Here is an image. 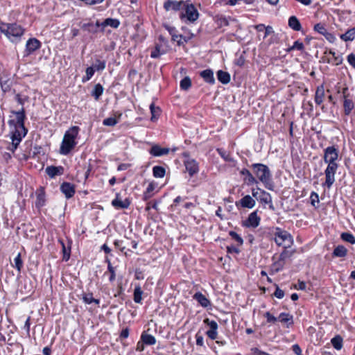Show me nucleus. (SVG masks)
I'll list each match as a JSON object with an SVG mask.
<instances>
[{
    "label": "nucleus",
    "instance_id": "30",
    "mask_svg": "<svg viewBox=\"0 0 355 355\" xmlns=\"http://www.w3.org/2000/svg\"><path fill=\"white\" fill-rule=\"evenodd\" d=\"M230 17L227 18L226 17L222 15H217L215 17V22L217 25V27L219 28L228 26L230 25Z\"/></svg>",
    "mask_w": 355,
    "mask_h": 355
},
{
    "label": "nucleus",
    "instance_id": "9",
    "mask_svg": "<svg viewBox=\"0 0 355 355\" xmlns=\"http://www.w3.org/2000/svg\"><path fill=\"white\" fill-rule=\"evenodd\" d=\"M338 157V150L334 146H328L324 150V161L327 164L336 163Z\"/></svg>",
    "mask_w": 355,
    "mask_h": 355
},
{
    "label": "nucleus",
    "instance_id": "24",
    "mask_svg": "<svg viewBox=\"0 0 355 355\" xmlns=\"http://www.w3.org/2000/svg\"><path fill=\"white\" fill-rule=\"evenodd\" d=\"M240 173L242 175H245L244 181L248 184H257L258 180L257 179L252 175V174L250 172L249 170L246 168H243Z\"/></svg>",
    "mask_w": 355,
    "mask_h": 355
},
{
    "label": "nucleus",
    "instance_id": "33",
    "mask_svg": "<svg viewBox=\"0 0 355 355\" xmlns=\"http://www.w3.org/2000/svg\"><path fill=\"white\" fill-rule=\"evenodd\" d=\"M217 78L223 84H227L230 81V75L229 73L219 70L217 72Z\"/></svg>",
    "mask_w": 355,
    "mask_h": 355
},
{
    "label": "nucleus",
    "instance_id": "22",
    "mask_svg": "<svg viewBox=\"0 0 355 355\" xmlns=\"http://www.w3.org/2000/svg\"><path fill=\"white\" fill-rule=\"evenodd\" d=\"M193 297L204 308H207L211 305L210 301L200 292L195 293Z\"/></svg>",
    "mask_w": 355,
    "mask_h": 355
},
{
    "label": "nucleus",
    "instance_id": "47",
    "mask_svg": "<svg viewBox=\"0 0 355 355\" xmlns=\"http://www.w3.org/2000/svg\"><path fill=\"white\" fill-rule=\"evenodd\" d=\"M143 291L139 286L135 287L134 290V301L136 303H140L141 302Z\"/></svg>",
    "mask_w": 355,
    "mask_h": 355
},
{
    "label": "nucleus",
    "instance_id": "2",
    "mask_svg": "<svg viewBox=\"0 0 355 355\" xmlns=\"http://www.w3.org/2000/svg\"><path fill=\"white\" fill-rule=\"evenodd\" d=\"M78 132L79 128L78 126H73L65 132L60 148V154L68 155L76 146V141L75 140L78 135Z\"/></svg>",
    "mask_w": 355,
    "mask_h": 355
},
{
    "label": "nucleus",
    "instance_id": "23",
    "mask_svg": "<svg viewBox=\"0 0 355 355\" xmlns=\"http://www.w3.org/2000/svg\"><path fill=\"white\" fill-rule=\"evenodd\" d=\"M63 171L64 168L62 166H50L46 168V173L51 178H54L56 175H62L63 173Z\"/></svg>",
    "mask_w": 355,
    "mask_h": 355
},
{
    "label": "nucleus",
    "instance_id": "56",
    "mask_svg": "<svg viewBox=\"0 0 355 355\" xmlns=\"http://www.w3.org/2000/svg\"><path fill=\"white\" fill-rule=\"evenodd\" d=\"M184 40V42H187L189 39H186L185 37H183L182 35H176L175 33L172 35V40L176 41L178 45H181L183 44V42L181 40Z\"/></svg>",
    "mask_w": 355,
    "mask_h": 355
},
{
    "label": "nucleus",
    "instance_id": "31",
    "mask_svg": "<svg viewBox=\"0 0 355 355\" xmlns=\"http://www.w3.org/2000/svg\"><path fill=\"white\" fill-rule=\"evenodd\" d=\"M155 187H156V184L154 182H150L148 185L146 190L145 191V192L144 193V195H143V199L144 200L146 201L153 196L154 190L155 189Z\"/></svg>",
    "mask_w": 355,
    "mask_h": 355
},
{
    "label": "nucleus",
    "instance_id": "15",
    "mask_svg": "<svg viewBox=\"0 0 355 355\" xmlns=\"http://www.w3.org/2000/svg\"><path fill=\"white\" fill-rule=\"evenodd\" d=\"M10 112L15 115L16 116V123L15 126H18L19 128H24V121L26 119V113L24 107H21V109L18 111L11 110Z\"/></svg>",
    "mask_w": 355,
    "mask_h": 355
},
{
    "label": "nucleus",
    "instance_id": "43",
    "mask_svg": "<svg viewBox=\"0 0 355 355\" xmlns=\"http://www.w3.org/2000/svg\"><path fill=\"white\" fill-rule=\"evenodd\" d=\"M97 71H103L106 67V61L105 60H101L98 58H96L95 64L93 65Z\"/></svg>",
    "mask_w": 355,
    "mask_h": 355
},
{
    "label": "nucleus",
    "instance_id": "52",
    "mask_svg": "<svg viewBox=\"0 0 355 355\" xmlns=\"http://www.w3.org/2000/svg\"><path fill=\"white\" fill-rule=\"evenodd\" d=\"M230 236L234 239L236 243L238 246H241L243 243V239L235 232L230 231L229 232Z\"/></svg>",
    "mask_w": 355,
    "mask_h": 355
},
{
    "label": "nucleus",
    "instance_id": "37",
    "mask_svg": "<svg viewBox=\"0 0 355 355\" xmlns=\"http://www.w3.org/2000/svg\"><path fill=\"white\" fill-rule=\"evenodd\" d=\"M119 24H120V23L118 19H112V18H107L105 20H104L103 22H101V25H102L103 28L110 26L112 28H118Z\"/></svg>",
    "mask_w": 355,
    "mask_h": 355
},
{
    "label": "nucleus",
    "instance_id": "8",
    "mask_svg": "<svg viewBox=\"0 0 355 355\" xmlns=\"http://www.w3.org/2000/svg\"><path fill=\"white\" fill-rule=\"evenodd\" d=\"M323 62L338 66L342 64L343 57L341 55H336L332 50L326 51L322 58Z\"/></svg>",
    "mask_w": 355,
    "mask_h": 355
},
{
    "label": "nucleus",
    "instance_id": "4",
    "mask_svg": "<svg viewBox=\"0 0 355 355\" xmlns=\"http://www.w3.org/2000/svg\"><path fill=\"white\" fill-rule=\"evenodd\" d=\"M184 11L180 14V18L182 20L186 19L191 23L195 22L199 17V12L193 3L186 1L183 7Z\"/></svg>",
    "mask_w": 355,
    "mask_h": 355
},
{
    "label": "nucleus",
    "instance_id": "49",
    "mask_svg": "<svg viewBox=\"0 0 355 355\" xmlns=\"http://www.w3.org/2000/svg\"><path fill=\"white\" fill-rule=\"evenodd\" d=\"M341 239L346 241V242H348L349 243H352V244H354L355 243V237L354 236L351 234V233H348V232H344V233H342L341 234Z\"/></svg>",
    "mask_w": 355,
    "mask_h": 355
},
{
    "label": "nucleus",
    "instance_id": "20",
    "mask_svg": "<svg viewBox=\"0 0 355 355\" xmlns=\"http://www.w3.org/2000/svg\"><path fill=\"white\" fill-rule=\"evenodd\" d=\"M119 196V193L116 194V198L112 201V205L118 209H127L130 205V200L128 198L122 200Z\"/></svg>",
    "mask_w": 355,
    "mask_h": 355
},
{
    "label": "nucleus",
    "instance_id": "13",
    "mask_svg": "<svg viewBox=\"0 0 355 355\" xmlns=\"http://www.w3.org/2000/svg\"><path fill=\"white\" fill-rule=\"evenodd\" d=\"M204 323L209 327V329L207 331V336L211 340L216 339L218 335L217 322L214 320H210L209 318H205L204 320Z\"/></svg>",
    "mask_w": 355,
    "mask_h": 355
},
{
    "label": "nucleus",
    "instance_id": "53",
    "mask_svg": "<svg viewBox=\"0 0 355 355\" xmlns=\"http://www.w3.org/2000/svg\"><path fill=\"white\" fill-rule=\"evenodd\" d=\"M12 266L17 269L18 272L21 271L23 267V261L21 260V254L19 253L14 259V265Z\"/></svg>",
    "mask_w": 355,
    "mask_h": 355
},
{
    "label": "nucleus",
    "instance_id": "3",
    "mask_svg": "<svg viewBox=\"0 0 355 355\" xmlns=\"http://www.w3.org/2000/svg\"><path fill=\"white\" fill-rule=\"evenodd\" d=\"M0 31L12 42L20 40L21 37L24 33V29L16 23H0Z\"/></svg>",
    "mask_w": 355,
    "mask_h": 355
},
{
    "label": "nucleus",
    "instance_id": "34",
    "mask_svg": "<svg viewBox=\"0 0 355 355\" xmlns=\"http://www.w3.org/2000/svg\"><path fill=\"white\" fill-rule=\"evenodd\" d=\"M288 26L294 31H299L302 26L300 21L295 16H291L288 19Z\"/></svg>",
    "mask_w": 355,
    "mask_h": 355
},
{
    "label": "nucleus",
    "instance_id": "51",
    "mask_svg": "<svg viewBox=\"0 0 355 355\" xmlns=\"http://www.w3.org/2000/svg\"><path fill=\"white\" fill-rule=\"evenodd\" d=\"M303 49H304V44L302 42H300L299 40H297L294 42L293 46L288 47L286 49V51L291 52L293 50L302 51Z\"/></svg>",
    "mask_w": 355,
    "mask_h": 355
},
{
    "label": "nucleus",
    "instance_id": "58",
    "mask_svg": "<svg viewBox=\"0 0 355 355\" xmlns=\"http://www.w3.org/2000/svg\"><path fill=\"white\" fill-rule=\"evenodd\" d=\"M310 199H311V203L313 207H315V203L319 202L318 194L314 191H313L311 193Z\"/></svg>",
    "mask_w": 355,
    "mask_h": 355
},
{
    "label": "nucleus",
    "instance_id": "32",
    "mask_svg": "<svg viewBox=\"0 0 355 355\" xmlns=\"http://www.w3.org/2000/svg\"><path fill=\"white\" fill-rule=\"evenodd\" d=\"M340 38L345 42L354 40L355 38V28L348 29L345 33L340 35Z\"/></svg>",
    "mask_w": 355,
    "mask_h": 355
},
{
    "label": "nucleus",
    "instance_id": "1",
    "mask_svg": "<svg viewBox=\"0 0 355 355\" xmlns=\"http://www.w3.org/2000/svg\"><path fill=\"white\" fill-rule=\"evenodd\" d=\"M251 168L257 179L263 183L266 189L273 191L275 186L272 173L268 166L263 164L256 163L252 164Z\"/></svg>",
    "mask_w": 355,
    "mask_h": 355
},
{
    "label": "nucleus",
    "instance_id": "46",
    "mask_svg": "<svg viewBox=\"0 0 355 355\" xmlns=\"http://www.w3.org/2000/svg\"><path fill=\"white\" fill-rule=\"evenodd\" d=\"M95 71H96V70L95 69V68L93 66L87 67L85 71L86 74L83 78V82L85 83V82L89 80L92 78V77L94 76Z\"/></svg>",
    "mask_w": 355,
    "mask_h": 355
},
{
    "label": "nucleus",
    "instance_id": "41",
    "mask_svg": "<svg viewBox=\"0 0 355 355\" xmlns=\"http://www.w3.org/2000/svg\"><path fill=\"white\" fill-rule=\"evenodd\" d=\"M165 51L162 49V45L157 44L155 49L151 51L150 57L153 58H157L161 55H163L165 53Z\"/></svg>",
    "mask_w": 355,
    "mask_h": 355
},
{
    "label": "nucleus",
    "instance_id": "63",
    "mask_svg": "<svg viewBox=\"0 0 355 355\" xmlns=\"http://www.w3.org/2000/svg\"><path fill=\"white\" fill-rule=\"evenodd\" d=\"M294 288L298 290H305L306 289V283L302 281H298L297 284L294 285Z\"/></svg>",
    "mask_w": 355,
    "mask_h": 355
},
{
    "label": "nucleus",
    "instance_id": "12",
    "mask_svg": "<svg viewBox=\"0 0 355 355\" xmlns=\"http://www.w3.org/2000/svg\"><path fill=\"white\" fill-rule=\"evenodd\" d=\"M314 31L324 36L326 40L330 43H334L336 40V37L331 33L328 32L324 25L318 23L314 26Z\"/></svg>",
    "mask_w": 355,
    "mask_h": 355
},
{
    "label": "nucleus",
    "instance_id": "10",
    "mask_svg": "<svg viewBox=\"0 0 355 355\" xmlns=\"http://www.w3.org/2000/svg\"><path fill=\"white\" fill-rule=\"evenodd\" d=\"M184 1L166 0L164 3V8L166 11L178 12L183 9Z\"/></svg>",
    "mask_w": 355,
    "mask_h": 355
},
{
    "label": "nucleus",
    "instance_id": "6",
    "mask_svg": "<svg viewBox=\"0 0 355 355\" xmlns=\"http://www.w3.org/2000/svg\"><path fill=\"white\" fill-rule=\"evenodd\" d=\"M26 133L27 130L25 127H24V128L22 129L21 128H19L18 126H15V130L12 132V135L11 137L12 148H10L12 152H14L17 149L22 137H25Z\"/></svg>",
    "mask_w": 355,
    "mask_h": 355
},
{
    "label": "nucleus",
    "instance_id": "5",
    "mask_svg": "<svg viewBox=\"0 0 355 355\" xmlns=\"http://www.w3.org/2000/svg\"><path fill=\"white\" fill-rule=\"evenodd\" d=\"M338 165L337 163L328 164L327 168L324 171L325 182L322 184L323 187L330 189L335 182V174L338 169Z\"/></svg>",
    "mask_w": 355,
    "mask_h": 355
},
{
    "label": "nucleus",
    "instance_id": "64",
    "mask_svg": "<svg viewBox=\"0 0 355 355\" xmlns=\"http://www.w3.org/2000/svg\"><path fill=\"white\" fill-rule=\"evenodd\" d=\"M347 61L355 69V55L354 53H350L347 56Z\"/></svg>",
    "mask_w": 355,
    "mask_h": 355
},
{
    "label": "nucleus",
    "instance_id": "45",
    "mask_svg": "<svg viewBox=\"0 0 355 355\" xmlns=\"http://www.w3.org/2000/svg\"><path fill=\"white\" fill-rule=\"evenodd\" d=\"M333 347L337 350H340L343 347V338L340 336H336L331 339Z\"/></svg>",
    "mask_w": 355,
    "mask_h": 355
},
{
    "label": "nucleus",
    "instance_id": "26",
    "mask_svg": "<svg viewBox=\"0 0 355 355\" xmlns=\"http://www.w3.org/2000/svg\"><path fill=\"white\" fill-rule=\"evenodd\" d=\"M243 207L252 208L255 205V200L249 195L242 198L239 201Z\"/></svg>",
    "mask_w": 355,
    "mask_h": 355
},
{
    "label": "nucleus",
    "instance_id": "55",
    "mask_svg": "<svg viewBox=\"0 0 355 355\" xmlns=\"http://www.w3.org/2000/svg\"><path fill=\"white\" fill-rule=\"evenodd\" d=\"M15 99L17 101V103L24 107V103L28 101V97L27 96H21L19 94H17L15 96Z\"/></svg>",
    "mask_w": 355,
    "mask_h": 355
},
{
    "label": "nucleus",
    "instance_id": "16",
    "mask_svg": "<svg viewBox=\"0 0 355 355\" xmlns=\"http://www.w3.org/2000/svg\"><path fill=\"white\" fill-rule=\"evenodd\" d=\"M347 91V88L345 87L343 89V94L344 98V112L346 115H349L351 113V111L353 110L354 107V104L353 101L351 98H348V95L346 94V92Z\"/></svg>",
    "mask_w": 355,
    "mask_h": 355
},
{
    "label": "nucleus",
    "instance_id": "29",
    "mask_svg": "<svg viewBox=\"0 0 355 355\" xmlns=\"http://www.w3.org/2000/svg\"><path fill=\"white\" fill-rule=\"evenodd\" d=\"M37 199L35 202V205L37 207L40 208L44 205L45 204V193L43 188H40L37 191Z\"/></svg>",
    "mask_w": 355,
    "mask_h": 355
},
{
    "label": "nucleus",
    "instance_id": "25",
    "mask_svg": "<svg viewBox=\"0 0 355 355\" xmlns=\"http://www.w3.org/2000/svg\"><path fill=\"white\" fill-rule=\"evenodd\" d=\"M12 85V80L8 77H1L0 78V86L3 93L9 92Z\"/></svg>",
    "mask_w": 355,
    "mask_h": 355
},
{
    "label": "nucleus",
    "instance_id": "57",
    "mask_svg": "<svg viewBox=\"0 0 355 355\" xmlns=\"http://www.w3.org/2000/svg\"><path fill=\"white\" fill-rule=\"evenodd\" d=\"M285 259V253H282L279 257V261L275 263L273 265V267L275 268L276 271H279L280 269L282 268L283 266L280 263V261L284 260Z\"/></svg>",
    "mask_w": 355,
    "mask_h": 355
},
{
    "label": "nucleus",
    "instance_id": "54",
    "mask_svg": "<svg viewBox=\"0 0 355 355\" xmlns=\"http://www.w3.org/2000/svg\"><path fill=\"white\" fill-rule=\"evenodd\" d=\"M118 123L115 117H108L103 120V124L106 126H114Z\"/></svg>",
    "mask_w": 355,
    "mask_h": 355
},
{
    "label": "nucleus",
    "instance_id": "28",
    "mask_svg": "<svg viewBox=\"0 0 355 355\" xmlns=\"http://www.w3.org/2000/svg\"><path fill=\"white\" fill-rule=\"evenodd\" d=\"M277 319L282 323H286L287 327H289L293 324V315L287 313H280Z\"/></svg>",
    "mask_w": 355,
    "mask_h": 355
},
{
    "label": "nucleus",
    "instance_id": "36",
    "mask_svg": "<svg viewBox=\"0 0 355 355\" xmlns=\"http://www.w3.org/2000/svg\"><path fill=\"white\" fill-rule=\"evenodd\" d=\"M153 174L155 178H162L166 174V170L163 166H155L153 168Z\"/></svg>",
    "mask_w": 355,
    "mask_h": 355
},
{
    "label": "nucleus",
    "instance_id": "17",
    "mask_svg": "<svg viewBox=\"0 0 355 355\" xmlns=\"http://www.w3.org/2000/svg\"><path fill=\"white\" fill-rule=\"evenodd\" d=\"M41 46V42L36 38L29 39L26 44V51L27 55H29L36 50L39 49Z\"/></svg>",
    "mask_w": 355,
    "mask_h": 355
},
{
    "label": "nucleus",
    "instance_id": "18",
    "mask_svg": "<svg viewBox=\"0 0 355 355\" xmlns=\"http://www.w3.org/2000/svg\"><path fill=\"white\" fill-rule=\"evenodd\" d=\"M257 200H259L261 203L264 205H268L269 208L272 210H274V206L272 201V197L270 194L266 192L264 190H261L259 198H257Z\"/></svg>",
    "mask_w": 355,
    "mask_h": 355
},
{
    "label": "nucleus",
    "instance_id": "27",
    "mask_svg": "<svg viewBox=\"0 0 355 355\" xmlns=\"http://www.w3.org/2000/svg\"><path fill=\"white\" fill-rule=\"evenodd\" d=\"M200 76L209 84H214L215 79L214 77V73L211 69H205L200 72Z\"/></svg>",
    "mask_w": 355,
    "mask_h": 355
},
{
    "label": "nucleus",
    "instance_id": "62",
    "mask_svg": "<svg viewBox=\"0 0 355 355\" xmlns=\"http://www.w3.org/2000/svg\"><path fill=\"white\" fill-rule=\"evenodd\" d=\"M274 295L279 299H282L284 296V292L282 289H280L278 286H277L276 290L274 293Z\"/></svg>",
    "mask_w": 355,
    "mask_h": 355
},
{
    "label": "nucleus",
    "instance_id": "40",
    "mask_svg": "<svg viewBox=\"0 0 355 355\" xmlns=\"http://www.w3.org/2000/svg\"><path fill=\"white\" fill-rule=\"evenodd\" d=\"M58 242L62 245V251L63 253V260L68 261L70 257V251H71V246H69L68 248L66 247L64 241L62 239H59Z\"/></svg>",
    "mask_w": 355,
    "mask_h": 355
},
{
    "label": "nucleus",
    "instance_id": "60",
    "mask_svg": "<svg viewBox=\"0 0 355 355\" xmlns=\"http://www.w3.org/2000/svg\"><path fill=\"white\" fill-rule=\"evenodd\" d=\"M227 252L230 253V254H232V253L239 254L240 250L239 249V248L237 246L230 245V246L227 247Z\"/></svg>",
    "mask_w": 355,
    "mask_h": 355
},
{
    "label": "nucleus",
    "instance_id": "35",
    "mask_svg": "<svg viewBox=\"0 0 355 355\" xmlns=\"http://www.w3.org/2000/svg\"><path fill=\"white\" fill-rule=\"evenodd\" d=\"M141 340L148 345H153L156 343L155 338L153 335L148 334L146 332L142 333Z\"/></svg>",
    "mask_w": 355,
    "mask_h": 355
},
{
    "label": "nucleus",
    "instance_id": "59",
    "mask_svg": "<svg viewBox=\"0 0 355 355\" xmlns=\"http://www.w3.org/2000/svg\"><path fill=\"white\" fill-rule=\"evenodd\" d=\"M107 269L109 272H110V277L109 278L110 282H113L115 279V270L114 267L111 265L110 263H108Z\"/></svg>",
    "mask_w": 355,
    "mask_h": 355
},
{
    "label": "nucleus",
    "instance_id": "48",
    "mask_svg": "<svg viewBox=\"0 0 355 355\" xmlns=\"http://www.w3.org/2000/svg\"><path fill=\"white\" fill-rule=\"evenodd\" d=\"M191 86V80L190 78L185 77L180 81V88L182 90H188Z\"/></svg>",
    "mask_w": 355,
    "mask_h": 355
},
{
    "label": "nucleus",
    "instance_id": "7",
    "mask_svg": "<svg viewBox=\"0 0 355 355\" xmlns=\"http://www.w3.org/2000/svg\"><path fill=\"white\" fill-rule=\"evenodd\" d=\"M183 156L187 157V159L184 161L186 171L189 173L190 177H193L199 171L198 163L194 159L189 157L188 153H184Z\"/></svg>",
    "mask_w": 355,
    "mask_h": 355
},
{
    "label": "nucleus",
    "instance_id": "11",
    "mask_svg": "<svg viewBox=\"0 0 355 355\" xmlns=\"http://www.w3.org/2000/svg\"><path fill=\"white\" fill-rule=\"evenodd\" d=\"M261 218L257 215V211H254L249 214L247 220L243 221V225L247 227L255 228L259 226Z\"/></svg>",
    "mask_w": 355,
    "mask_h": 355
},
{
    "label": "nucleus",
    "instance_id": "14",
    "mask_svg": "<svg viewBox=\"0 0 355 355\" xmlns=\"http://www.w3.org/2000/svg\"><path fill=\"white\" fill-rule=\"evenodd\" d=\"M291 236L286 231H282L277 228V232L275 234V241L278 245H284L286 241H290Z\"/></svg>",
    "mask_w": 355,
    "mask_h": 355
},
{
    "label": "nucleus",
    "instance_id": "42",
    "mask_svg": "<svg viewBox=\"0 0 355 355\" xmlns=\"http://www.w3.org/2000/svg\"><path fill=\"white\" fill-rule=\"evenodd\" d=\"M150 110L151 112V121H154L157 119L160 114V109L159 107H155V104L153 103L150 105Z\"/></svg>",
    "mask_w": 355,
    "mask_h": 355
},
{
    "label": "nucleus",
    "instance_id": "38",
    "mask_svg": "<svg viewBox=\"0 0 355 355\" xmlns=\"http://www.w3.org/2000/svg\"><path fill=\"white\" fill-rule=\"evenodd\" d=\"M347 250L345 247L343 245H338L334 249L333 252V256L337 257H344L347 255Z\"/></svg>",
    "mask_w": 355,
    "mask_h": 355
},
{
    "label": "nucleus",
    "instance_id": "44",
    "mask_svg": "<svg viewBox=\"0 0 355 355\" xmlns=\"http://www.w3.org/2000/svg\"><path fill=\"white\" fill-rule=\"evenodd\" d=\"M103 92V86L100 83H98L94 86V90L92 91V94L96 100H98L99 97L102 95Z\"/></svg>",
    "mask_w": 355,
    "mask_h": 355
},
{
    "label": "nucleus",
    "instance_id": "39",
    "mask_svg": "<svg viewBox=\"0 0 355 355\" xmlns=\"http://www.w3.org/2000/svg\"><path fill=\"white\" fill-rule=\"evenodd\" d=\"M83 300L85 304H92L95 303L96 304H99L100 300L98 299H95L93 297L92 293H83Z\"/></svg>",
    "mask_w": 355,
    "mask_h": 355
},
{
    "label": "nucleus",
    "instance_id": "21",
    "mask_svg": "<svg viewBox=\"0 0 355 355\" xmlns=\"http://www.w3.org/2000/svg\"><path fill=\"white\" fill-rule=\"evenodd\" d=\"M60 190L67 198H71L75 193V187L69 182L62 183L60 186Z\"/></svg>",
    "mask_w": 355,
    "mask_h": 355
},
{
    "label": "nucleus",
    "instance_id": "50",
    "mask_svg": "<svg viewBox=\"0 0 355 355\" xmlns=\"http://www.w3.org/2000/svg\"><path fill=\"white\" fill-rule=\"evenodd\" d=\"M324 95V94L323 89L318 88L315 96V102L316 104L320 105L322 103Z\"/></svg>",
    "mask_w": 355,
    "mask_h": 355
},
{
    "label": "nucleus",
    "instance_id": "61",
    "mask_svg": "<svg viewBox=\"0 0 355 355\" xmlns=\"http://www.w3.org/2000/svg\"><path fill=\"white\" fill-rule=\"evenodd\" d=\"M264 316L266 318L268 322L275 323L277 320V318L270 314V312L265 313Z\"/></svg>",
    "mask_w": 355,
    "mask_h": 355
},
{
    "label": "nucleus",
    "instance_id": "19",
    "mask_svg": "<svg viewBox=\"0 0 355 355\" xmlns=\"http://www.w3.org/2000/svg\"><path fill=\"white\" fill-rule=\"evenodd\" d=\"M170 148H162L160 146L155 144L153 145L149 150L150 155L155 157H161L166 155L169 153Z\"/></svg>",
    "mask_w": 355,
    "mask_h": 355
}]
</instances>
